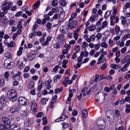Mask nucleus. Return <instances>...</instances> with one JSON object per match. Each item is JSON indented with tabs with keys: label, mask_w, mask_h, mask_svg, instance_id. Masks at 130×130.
<instances>
[{
	"label": "nucleus",
	"mask_w": 130,
	"mask_h": 130,
	"mask_svg": "<svg viewBox=\"0 0 130 130\" xmlns=\"http://www.w3.org/2000/svg\"><path fill=\"white\" fill-rule=\"evenodd\" d=\"M46 117H43L42 118L43 121V124L44 125H46L47 123V121L46 119Z\"/></svg>",
	"instance_id": "52"
},
{
	"label": "nucleus",
	"mask_w": 130,
	"mask_h": 130,
	"mask_svg": "<svg viewBox=\"0 0 130 130\" xmlns=\"http://www.w3.org/2000/svg\"><path fill=\"white\" fill-rule=\"evenodd\" d=\"M59 14L56 13L52 18V20H55L57 19L59 17Z\"/></svg>",
	"instance_id": "49"
},
{
	"label": "nucleus",
	"mask_w": 130,
	"mask_h": 130,
	"mask_svg": "<svg viewBox=\"0 0 130 130\" xmlns=\"http://www.w3.org/2000/svg\"><path fill=\"white\" fill-rule=\"evenodd\" d=\"M130 6V3L129 2H126L125 4V6L123 8V11L124 12H126L127 9Z\"/></svg>",
	"instance_id": "25"
},
{
	"label": "nucleus",
	"mask_w": 130,
	"mask_h": 130,
	"mask_svg": "<svg viewBox=\"0 0 130 130\" xmlns=\"http://www.w3.org/2000/svg\"><path fill=\"white\" fill-rule=\"evenodd\" d=\"M106 64L104 63L103 64L101 67V69L103 70H104L106 69Z\"/></svg>",
	"instance_id": "53"
},
{
	"label": "nucleus",
	"mask_w": 130,
	"mask_h": 130,
	"mask_svg": "<svg viewBox=\"0 0 130 130\" xmlns=\"http://www.w3.org/2000/svg\"><path fill=\"white\" fill-rule=\"evenodd\" d=\"M77 21L76 20H74L68 23L69 25H68V27L69 29H72L75 28L77 25Z\"/></svg>",
	"instance_id": "6"
},
{
	"label": "nucleus",
	"mask_w": 130,
	"mask_h": 130,
	"mask_svg": "<svg viewBox=\"0 0 130 130\" xmlns=\"http://www.w3.org/2000/svg\"><path fill=\"white\" fill-rule=\"evenodd\" d=\"M42 112H39L37 114L36 116L37 117L40 118L42 117Z\"/></svg>",
	"instance_id": "56"
},
{
	"label": "nucleus",
	"mask_w": 130,
	"mask_h": 130,
	"mask_svg": "<svg viewBox=\"0 0 130 130\" xmlns=\"http://www.w3.org/2000/svg\"><path fill=\"white\" fill-rule=\"evenodd\" d=\"M41 100L43 104H46V102L48 101V99L45 98H42Z\"/></svg>",
	"instance_id": "46"
},
{
	"label": "nucleus",
	"mask_w": 130,
	"mask_h": 130,
	"mask_svg": "<svg viewBox=\"0 0 130 130\" xmlns=\"http://www.w3.org/2000/svg\"><path fill=\"white\" fill-rule=\"evenodd\" d=\"M2 120L5 125L10 126V121L8 117H3L2 118Z\"/></svg>",
	"instance_id": "8"
},
{
	"label": "nucleus",
	"mask_w": 130,
	"mask_h": 130,
	"mask_svg": "<svg viewBox=\"0 0 130 130\" xmlns=\"http://www.w3.org/2000/svg\"><path fill=\"white\" fill-rule=\"evenodd\" d=\"M12 4L13 3L11 2H4L2 5V9L3 11H5V13H7L8 12L7 10L10 9Z\"/></svg>",
	"instance_id": "2"
},
{
	"label": "nucleus",
	"mask_w": 130,
	"mask_h": 130,
	"mask_svg": "<svg viewBox=\"0 0 130 130\" xmlns=\"http://www.w3.org/2000/svg\"><path fill=\"white\" fill-rule=\"evenodd\" d=\"M125 59L126 61H128V63H130V55H127L125 56Z\"/></svg>",
	"instance_id": "41"
},
{
	"label": "nucleus",
	"mask_w": 130,
	"mask_h": 130,
	"mask_svg": "<svg viewBox=\"0 0 130 130\" xmlns=\"http://www.w3.org/2000/svg\"><path fill=\"white\" fill-rule=\"evenodd\" d=\"M43 84V83H41L40 85L37 88V91H40L41 90Z\"/></svg>",
	"instance_id": "55"
},
{
	"label": "nucleus",
	"mask_w": 130,
	"mask_h": 130,
	"mask_svg": "<svg viewBox=\"0 0 130 130\" xmlns=\"http://www.w3.org/2000/svg\"><path fill=\"white\" fill-rule=\"evenodd\" d=\"M62 88L61 87L60 88H57L55 89V93H57L61 92L62 90Z\"/></svg>",
	"instance_id": "36"
},
{
	"label": "nucleus",
	"mask_w": 130,
	"mask_h": 130,
	"mask_svg": "<svg viewBox=\"0 0 130 130\" xmlns=\"http://www.w3.org/2000/svg\"><path fill=\"white\" fill-rule=\"evenodd\" d=\"M2 20V22L4 24L7 23L8 21L7 19L6 18L5 16L4 17L0 19L1 21Z\"/></svg>",
	"instance_id": "26"
},
{
	"label": "nucleus",
	"mask_w": 130,
	"mask_h": 130,
	"mask_svg": "<svg viewBox=\"0 0 130 130\" xmlns=\"http://www.w3.org/2000/svg\"><path fill=\"white\" fill-rule=\"evenodd\" d=\"M7 103L6 97L4 95H2L0 96V103L3 106L6 105Z\"/></svg>",
	"instance_id": "7"
},
{
	"label": "nucleus",
	"mask_w": 130,
	"mask_h": 130,
	"mask_svg": "<svg viewBox=\"0 0 130 130\" xmlns=\"http://www.w3.org/2000/svg\"><path fill=\"white\" fill-rule=\"evenodd\" d=\"M18 68L21 70L23 68V63L22 61H18Z\"/></svg>",
	"instance_id": "20"
},
{
	"label": "nucleus",
	"mask_w": 130,
	"mask_h": 130,
	"mask_svg": "<svg viewBox=\"0 0 130 130\" xmlns=\"http://www.w3.org/2000/svg\"><path fill=\"white\" fill-rule=\"evenodd\" d=\"M107 94L104 93L103 92H100L96 94L97 99L98 101L99 100V96L101 97V100L99 102L100 104H102L104 101L105 96H107Z\"/></svg>",
	"instance_id": "3"
},
{
	"label": "nucleus",
	"mask_w": 130,
	"mask_h": 130,
	"mask_svg": "<svg viewBox=\"0 0 130 130\" xmlns=\"http://www.w3.org/2000/svg\"><path fill=\"white\" fill-rule=\"evenodd\" d=\"M101 46L102 47L106 48L108 47V44L105 42H102L101 44Z\"/></svg>",
	"instance_id": "30"
},
{
	"label": "nucleus",
	"mask_w": 130,
	"mask_h": 130,
	"mask_svg": "<svg viewBox=\"0 0 130 130\" xmlns=\"http://www.w3.org/2000/svg\"><path fill=\"white\" fill-rule=\"evenodd\" d=\"M28 47H27L26 44L25 45V47L26 48H30L32 47L33 45L32 44L29 43L27 44Z\"/></svg>",
	"instance_id": "54"
},
{
	"label": "nucleus",
	"mask_w": 130,
	"mask_h": 130,
	"mask_svg": "<svg viewBox=\"0 0 130 130\" xmlns=\"http://www.w3.org/2000/svg\"><path fill=\"white\" fill-rule=\"evenodd\" d=\"M10 127L12 130H19L21 128L19 126L16 125H12Z\"/></svg>",
	"instance_id": "13"
},
{
	"label": "nucleus",
	"mask_w": 130,
	"mask_h": 130,
	"mask_svg": "<svg viewBox=\"0 0 130 130\" xmlns=\"http://www.w3.org/2000/svg\"><path fill=\"white\" fill-rule=\"evenodd\" d=\"M115 30L116 34H118L120 31V28L119 26H116L115 27Z\"/></svg>",
	"instance_id": "37"
},
{
	"label": "nucleus",
	"mask_w": 130,
	"mask_h": 130,
	"mask_svg": "<svg viewBox=\"0 0 130 130\" xmlns=\"http://www.w3.org/2000/svg\"><path fill=\"white\" fill-rule=\"evenodd\" d=\"M7 96L10 100L13 101H15L17 99V93L15 90L10 89L7 93Z\"/></svg>",
	"instance_id": "1"
},
{
	"label": "nucleus",
	"mask_w": 130,
	"mask_h": 130,
	"mask_svg": "<svg viewBox=\"0 0 130 130\" xmlns=\"http://www.w3.org/2000/svg\"><path fill=\"white\" fill-rule=\"evenodd\" d=\"M59 3L62 6H64L66 4V1L65 0H60Z\"/></svg>",
	"instance_id": "28"
},
{
	"label": "nucleus",
	"mask_w": 130,
	"mask_h": 130,
	"mask_svg": "<svg viewBox=\"0 0 130 130\" xmlns=\"http://www.w3.org/2000/svg\"><path fill=\"white\" fill-rule=\"evenodd\" d=\"M18 108L12 107L11 108L10 110V111L12 113H13L16 112L18 110Z\"/></svg>",
	"instance_id": "29"
},
{
	"label": "nucleus",
	"mask_w": 130,
	"mask_h": 130,
	"mask_svg": "<svg viewBox=\"0 0 130 130\" xmlns=\"http://www.w3.org/2000/svg\"><path fill=\"white\" fill-rule=\"evenodd\" d=\"M83 57H82L80 56L78 58L77 60L79 63L81 64H82L83 63V62H82V60L83 59Z\"/></svg>",
	"instance_id": "44"
},
{
	"label": "nucleus",
	"mask_w": 130,
	"mask_h": 130,
	"mask_svg": "<svg viewBox=\"0 0 130 130\" xmlns=\"http://www.w3.org/2000/svg\"><path fill=\"white\" fill-rule=\"evenodd\" d=\"M15 42L13 41H11L10 43L8 44V47H13L15 46Z\"/></svg>",
	"instance_id": "22"
},
{
	"label": "nucleus",
	"mask_w": 130,
	"mask_h": 130,
	"mask_svg": "<svg viewBox=\"0 0 130 130\" xmlns=\"http://www.w3.org/2000/svg\"><path fill=\"white\" fill-rule=\"evenodd\" d=\"M74 50L76 53L79 52L80 50L79 46V45H77L76 46Z\"/></svg>",
	"instance_id": "47"
},
{
	"label": "nucleus",
	"mask_w": 130,
	"mask_h": 130,
	"mask_svg": "<svg viewBox=\"0 0 130 130\" xmlns=\"http://www.w3.org/2000/svg\"><path fill=\"white\" fill-rule=\"evenodd\" d=\"M4 65L5 67L8 69H11L13 67V62L10 61L8 59H6L5 60Z\"/></svg>",
	"instance_id": "4"
},
{
	"label": "nucleus",
	"mask_w": 130,
	"mask_h": 130,
	"mask_svg": "<svg viewBox=\"0 0 130 130\" xmlns=\"http://www.w3.org/2000/svg\"><path fill=\"white\" fill-rule=\"evenodd\" d=\"M95 29V26L93 25H92L89 27V31H94Z\"/></svg>",
	"instance_id": "38"
},
{
	"label": "nucleus",
	"mask_w": 130,
	"mask_h": 130,
	"mask_svg": "<svg viewBox=\"0 0 130 130\" xmlns=\"http://www.w3.org/2000/svg\"><path fill=\"white\" fill-rule=\"evenodd\" d=\"M4 55L5 57L9 58H10L11 57L10 53H6Z\"/></svg>",
	"instance_id": "57"
},
{
	"label": "nucleus",
	"mask_w": 130,
	"mask_h": 130,
	"mask_svg": "<svg viewBox=\"0 0 130 130\" xmlns=\"http://www.w3.org/2000/svg\"><path fill=\"white\" fill-rule=\"evenodd\" d=\"M44 19L46 20H50V18L48 14H44L43 15Z\"/></svg>",
	"instance_id": "40"
},
{
	"label": "nucleus",
	"mask_w": 130,
	"mask_h": 130,
	"mask_svg": "<svg viewBox=\"0 0 130 130\" xmlns=\"http://www.w3.org/2000/svg\"><path fill=\"white\" fill-rule=\"evenodd\" d=\"M46 26L47 28V30H50L52 27V24L50 22H48L46 24Z\"/></svg>",
	"instance_id": "51"
},
{
	"label": "nucleus",
	"mask_w": 130,
	"mask_h": 130,
	"mask_svg": "<svg viewBox=\"0 0 130 130\" xmlns=\"http://www.w3.org/2000/svg\"><path fill=\"white\" fill-rule=\"evenodd\" d=\"M64 120V119L63 116H60L59 118L58 119H56L55 120L56 122H59L60 121H62Z\"/></svg>",
	"instance_id": "33"
},
{
	"label": "nucleus",
	"mask_w": 130,
	"mask_h": 130,
	"mask_svg": "<svg viewBox=\"0 0 130 130\" xmlns=\"http://www.w3.org/2000/svg\"><path fill=\"white\" fill-rule=\"evenodd\" d=\"M34 122L33 119H29L26 120L25 123V125L27 127H31Z\"/></svg>",
	"instance_id": "9"
},
{
	"label": "nucleus",
	"mask_w": 130,
	"mask_h": 130,
	"mask_svg": "<svg viewBox=\"0 0 130 130\" xmlns=\"http://www.w3.org/2000/svg\"><path fill=\"white\" fill-rule=\"evenodd\" d=\"M38 107L36 104L35 103H32L31 106V109L33 112H37Z\"/></svg>",
	"instance_id": "11"
},
{
	"label": "nucleus",
	"mask_w": 130,
	"mask_h": 130,
	"mask_svg": "<svg viewBox=\"0 0 130 130\" xmlns=\"http://www.w3.org/2000/svg\"><path fill=\"white\" fill-rule=\"evenodd\" d=\"M40 4V1H38L32 6V8L34 10L36 8V7H38Z\"/></svg>",
	"instance_id": "21"
},
{
	"label": "nucleus",
	"mask_w": 130,
	"mask_h": 130,
	"mask_svg": "<svg viewBox=\"0 0 130 130\" xmlns=\"http://www.w3.org/2000/svg\"><path fill=\"white\" fill-rule=\"evenodd\" d=\"M82 113L83 117L84 119H86L88 116L87 110L85 109L83 110L82 111Z\"/></svg>",
	"instance_id": "14"
},
{
	"label": "nucleus",
	"mask_w": 130,
	"mask_h": 130,
	"mask_svg": "<svg viewBox=\"0 0 130 130\" xmlns=\"http://www.w3.org/2000/svg\"><path fill=\"white\" fill-rule=\"evenodd\" d=\"M94 49L95 50H98L100 47V44L98 43L95 44L94 46Z\"/></svg>",
	"instance_id": "50"
},
{
	"label": "nucleus",
	"mask_w": 130,
	"mask_h": 130,
	"mask_svg": "<svg viewBox=\"0 0 130 130\" xmlns=\"http://www.w3.org/2000/svg\"><path fill=\"white\" fill-rule=\"evenodd\" d=\"M88 46V44L85 41L83 42L82 47L83 48H84Z\"/></svg>",
	"instance_id": "43"
},
{
	"label": "nucleus",
	"mask_w": 130,
	"mask_h": 130,
	"mask_svg": "<svg viewBox=\"0 0 130 130\" xmlns=\"http://www.w3.org/2000/svg\"><path fill=\"white\" fill-rule=\"evenodd\" d=\"M62 124L63 128L64 129L67 128L71 125V124L70 123L68 124L66 122H62Z\"/></svg>",
	"instance_id": "18"
},
{
	"label": "nucleus",
	"mask_w": 130,
	"mask_h": 130,
	"mask_svg": "<svg viewBox=\"0 0 130 130\" xmlns=\"http://www.w3.org/2000/svg\"><path fill=\"white\" fill-rule=\"evenodd\" d=\"M129 64V63H127V64H126L124 65V67L121 70L120 69V70H121V71L122 72H125L126 71L127 69V67L128 66Z\"/></svg>",
	"instance_id": "24"
},
{
	"label": "nucleus",
	"mask_w": 130,
	"mask_h": 130,
	"mask_svg": "<svg viewBox=\"0 0 130 130\" xmlns=\"http://www.w3.org/2000/svg\"><path fill=\"white\" fill-rule=\"evenodd\" d=\"M52 5L53 6H55L57 5L58 2L57 0H54L52 2Z\"/></svg>",
	"instance_id": "42"
},
{
	"label": "nucleus",
	"mask_w": 130,
	"mask_h": 130,
	"mask_svg": "<svg viewBox=\"0 0 130 130\" xmlns=\"http://www.w3.org/2000/svg\"><path fill=\"white\" fill-rule=\"evenodd\" d=\"M95 53V50H94L92 49L89 52V54L91 56H93L94 54Z\"/></svg>",
	"instance_id": "64"
},
{
	"label": "nucleus",
	"mask_w": 130,
	"mask_h": 130,
	"mask_svg": "<svg viewBox=\"0 0 130 130\" xmlns=\"http://www.w3.org/2000/svg\"><path fill=\"white\" fill-rule=\"evenodd\" d=\"M22 12L21 11H18L15 15L16 17H18L20 16Z\"/></svg>",
	"instance_id": "60"
},
{
	"label": "nucleus",
	"mask_w": 130,
	"mask_h": 130,
	"mask_svg": "<svg viewBox=\"0 0 130 130\" xmlns=\"http://www.w3.org/2000/svg\"><path fill=\"white\" fill-rule=\"evenodd\" d=\"M27 111L26 110H22L20 112L21 115L23 117H26L27 115Z\"/></svg>",
	"instance_id": "19"
},
{
	"label": "nucleus",
	"mask_w": 130,
	"mask_h": 130,
	"mask_svg": "<svg viewBox=\"0 0 130 130\" xmlns=\"http://www.w3.org/2000/svg\"><path fill=\"white\" fill-rule=\"evenodd\" d=\"M107 25V23L106 21H105L103 23L102 25L100 26V27L102 29L105 28Z\"/></svg>",
	"instance_id": "34"
},
{
	"label": "nucleus",
	"mask_w": 130,
	"mask_h": 130,
	"mask_svg": "<svg viewBox=\"0 0 130 130\" xmlns=\"http://www.w3.org/2000/svg\"><path fill=\"white\" fill-rule=\"evenodd\" d=\"M69 77H66L65 78V81L67 82L68 84L70 85L72 83V81L71 80H69Z\"/></svg>",
	"instance_id": "31"
},
{
	"label": "nucleus",
	"mask_w": 130,
	"mask_h": 130,
	"mask_svg": "<svg viewBox=\"0 0 130 130\" xmlns=\"http://www.w3.org/2000/svg\"><path fill=\"white\" fill-rule=\"evenodd\" d=\"M122 22L121 23L123 25H124L126 22V20L124 17H121Z\"/></svg>",
	"instance_id": "45"
},
{
	"label": "nucleus",
	"mask_w": 130,
	"mask_h": 130,
	"mask_svg": "<svg viewBox=\"0 0 130 130\" xmlns=\"http://www.w3.org/2000/svg\"><path fill=\"white\" fill-rule=\"evenodd\" d=\"M64 35L62 34L59 35L57 38V39L58 40L61 41H64Z\"/></svg>",
	"instance_id": "17"
},
{
	"label": "nucleus",
	"mask_w": 130,
	"mask_h": 130,
	"mask_svg": "<svg viewBox=\"0 0 130 130\" xmlns=\"http://www.w3.org/2000/svg\"><path fill=\"white\" fill-rule=\"evenodd\" d=\"M111 12V11H106L104 15V17L105 18H108Z\"/></svg>",
	"instance_id": "32"
},
{
	"label": "nucleus",
	"mask_w": 130,
	"mask_h": 130,
	"mask_svg": "<svg viewBox=\"0 0 130 130\" xmlns=\"http://www.w3.org/2000/svg\"><path fill=\"white\" fill-rule=\"evenodd\" d=\"M89 55V53L87 51H85L84 52L82 51L80 54V56L82 57H87Z\"/></svg>",
	"instance_id": "15"
},
{
	"label": "nucleus",
	"mask_w": 130,
	"mask_h": 130,
	"mask_svg": "<svg viewBox=\"0 0 130 130\" xmlns=\"http://www.w3.org/2000/svg\"><path fill=\"white\" fill-rule=\"evenodd\" d=\"M59 68V67L58 65L56 66L53 69V71L56 72L57 71L58 69Z\"/></svg>",
	"instance_id": "63"
},
{
	"label": "nucleus",
	"mask_w": 130,
	"mask_h": 130,
	"mask_svg": "<svg viewBox=\"0 0 130 130\" xmlns=\"http://www.w3.org/2000/svg\"><path fill=\"white\" fill-rule=\"evenodd\" d=\"M106 115H107L106 119L108 121H111L112 119H114V115L112 111H108L106 112Z\"/></svg>",
	"instance_id": "5"
},
{
	"label": "nucleus",
	"mask_w": 130,
	"mask_h": 130,
	"mask_svg": "<svg viewBox=\"0 0 130 130\" xmlns=\"http://www.w3.org/2000/svg\"><path fill=\"white\" fill-rule=\"evenodd\" d=\"M9 22L8 24L10 26H11L13 25L14 22V21L13 20H10L8 21Z\"/></svg>",
	"instance_id": "62"
},
{
	"label": "nucleus",
	"mask_w": 130,
	"mask_h": 130,
	"mask_svg": "<svg viewBox=\"0 0 130 130\" xmlns=\"http://www.w3.org/2000/svg\"><path fill=\"white\" fill-rule=\"evenodd\" d=\"M4 34L5 33L3 31H2L1 32L0 31V44H2V43H1V42Z\"/></svg>",
	"instance_id": "35"
},
{
	"label": "nucleus",
	"mask_w": 130,
	"mask_h": 130,
	"mask_svg": "<svg viewBox=\"0 0 130 130\" xmlns=\"http://www.w3.org/2000/svg\"><path fill=\"white\" fill-rule=\"evenodd\" d=\"M96 124L98 126H103L104 123V121L101 119H98L96 122Z\"/></svg>",
	"instance_id": "16"
},
{
	"label": "nucleus",
	"mask_w": 130,
	"mask_h": 130,
	"mask_svg": "<svg viewBox=\"0 0 130 130\" xmlns=\"http://www.w3.org/2000/svg\"><path fill=\"white\" fill-rule=\"evenodd\" d=\"M61 75H55L54 77L53 82L54 83L57 82V81L58 79H59L60 78Z\"/></svg>",
	"instance_id": "27"
},
{
	"label": "nucleus",
	"mask_w": 130,
	"mask_h": 130,
	"mask_svg": "<svg viewBox=\"0 0 130 130\" xmlns=\"http://www.w3.org/2000/svg\"><path fill=\"white\" fill-rule=\"evenodd\" d=\"M54 48L57 49L60 48V44L57 42H56L54 45Z\"/></svg>",
	"instance_id": "39"
},
{
	"label": "nucleus",
	"mask_w": 130,
	"mask_h": 130,
	"mask_svg": "<svg viewBox=\"0 0 130 130\" xmlns=\"http://www.w3.org/2000/svg\"><path fill=\"white\" fill-rule=\"evenodd\" d=\"M57 96L55 95L53 98L51 100L52 101H53V102H55L56 101V100L57 99Z\"/></svg>",
	"instance_id": "61"
},
{
	"label": "nucleus",
	"mask_w": 130,
	"mask_h": 130,
	"mask_svg": "<svg viewBox=\"0 0 130 130\" xmlns=\"http://www.w3.org/2000/svg\"><path fill=\"white\" fill-rule=\"evenodd\" d=\"M4 84V79H0V87L3 86Z\"/></svg>",
	"instance_id": "48"
},
{
	"label": "nucleus",
	"mask_w": 130,
	"mask_h": 130,
	"mask_svg": "<svg viewBox=\"0 0 130 130\" xmlns=\"http://www.w3.org/2000/svg\"><path fill=\"white\" fill-rule=\"evenodd\" d=\"M34 87V83L32 81H31L29 83L28 86V88L29 89H32Z\"/></svg>",
	"instance_id": "23"
},
{
	"label": "nucleus",
	"mask_w": 130,
	"mask_h": 130,
	"mask_svg": "<svg viewBox=\"0 0 130 130\" xmlns=\"http://www.w3.org/2000/svg\"><path fill=\"white\" fill-rule=\"evenodd\" d=\"M52 82V80L50 79H49L48 80L45 82L44 85L46 87V88L47 89H49L51 88V86L50 85V84Z\"/></svg>",
	"instance_id": "12"
},
{
	"label": "nucleus",
	"mask_w": 130,
	"mask_h": 130,
	"mask_svg": "<svg viewBox=\"0 0 130 130\" xmlns=\"http://www.w3.org/2000/svg\"><path fill=\"white\" fill-rule=\"evenodd\" d=\"M4 51V49L2 47V44H0V54H2Z\"/></svg>",
	"instance_id": "59"
},
{
	"label": "nucleus",
	"mask_w": 130,
	"mask_h": 130,
	"mask_svg": "<svg viewBox=\"0 0 130 130\" xmlns=\"http://www.w3.org/2000/svg\"><path fill=\"white\" fill-rule=\"evenodd\" d=\"M19 103L22 105H26L27 99L23 97H20L19 98Z\"/></svg>",
	"instance_id": "10"
},
{
	"label": "nucleus",
	"mask_w": 130,
	"mask_h": 130,
	"mask_svg": "<svg viewBox=\"0 0 130 130\" xmlns=\"http://www.w3.org/2000/svg\"><path fill=\"white\" fill-rule=\"evenodd\" d=\"M55 102H53V101H51V102L49 104V107H50V108L51 109H52L53 108L54 106H53V105H54V103Z\"/></svg>",
	"instance_id": "58"
}]
</instances>
